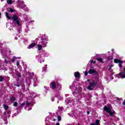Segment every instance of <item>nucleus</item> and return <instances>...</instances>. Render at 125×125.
<instances>
[{"mask_svg": "<svg viewBox=\"0 0 125 125\" xmlns=\"http://www.w3.org/2000/svg\"><path fill=\"white\" fill-rule=\"evenodd\" d=\"M14 86H17V87H20V86H21V85L19 84L18 83H14Z\"/></svg>", "mask_w": 125, "mask_h": 125, "instance_id": "nucleus-26", "label": "nucleus"}, {"mask_svg": "<svg viewBox=\"0 0 125 125\" xmlns=\"http://www.w3.org/2000/svg\"><path fill=\"white\" fill-rule=\"evenodd\" d=\"M90 125H96L95 123L94 124H91Z\"/></svg>", "mask_w": 125, "mask_h": 125, "instance_id": "nucleus-43", "label": "nucleus"}, {"mask_svg": "<svg viewBox=\"0 0 125 125\" xmlns=\"http://www.w3.org/2000/svg\"><path fill=\"white\" fill-rule=\"evenodd\" d=\"M17 77H18V78H21L22 77V75H21V73H19V72H17L16 73Z\"/></svg>", "mask_w": 125, "mask_h": 125, "instance_id": "nucleus-22", "label": "nucleus"}, {"mask_svg": "<svg viewBox=\"0 0 125 125\" xmlns=\"http://www.w3.org/2000/svg\"><path fill=\"white\" fill-rule=\"evenodd\" d=\"M51 84L52 85V88H53V89H55V88H56V84H55V82H53L51 83Z\"/></svg>", "mask_w": 125, "mask_h": 125, "instance_id": "nucleus-11", "label": "nucleus"}, {"mask_svg": "<svg viewBox=\"0 0 125 125\" xmlns=\"http://www.w3.org/2000/svg\"><path fill=\"white\" fill-rule=\"evenodd\" d=\"M28 74L29 79L33 80V77H34V75H35L34 73L28 72Z\"/></svg>", "mask_w": 125, "mask_h": 125, "instance_id": "nucleus-10", "label": "nucleus"}, {"mask_svg": "<svg viewBox=\"0 0 125 125\" xmlns=\"http://www.w3.org/2000/svg\"><path fill=\"white\" fill-rule=\"evenodd\" d=\"M21 88L22 92H25V84H22L21 85Z\"/></svg>", "mask_w": 125, "mask_h": 125, "instance_id": "nucleus-17", "label": "nucleus"}, {"mask_svg": "<svg viewBox=\"0 0 125 125\" xmlns=\"http://www.w3.org/2000/svg\"><path fill=\"white\" fill-rule=\"evenodd\" d=\"M5 124L6 125H7V118H6V121H5Z\"/></svg>", "mask_w": 125, "mask_h": 125, "instance_id": "nucleus-38", "label": "nucleus"}, {"mask_svg": "<svg viewBox=\"0 0 125 125\" xmlns=\"http://www.w3.org/2000/svg\"><path fill=\"white\" fill-rule=\"evenodd\" d=\"M1 15V13L0 12V16Z\"/></svg>", "mask_w": 125, "mask_h": 125, "instance_id": "nucleus-47", "label": "nucleus"}, {"mask_svg": "<svg viewBox=\"0 0 125 125\" xmlns=\"http://www.w3.org/2000/svg\"><path fill=\"white\" fill-rule=\"evenodd\" d=\"M36 46V43L33 42L29 45V48H33V47Z\"/></svg>", "mask_w": 125, "mask_h": 125, "instance_id": "nucleus-14", "label": "nucleus"}, {"mask_svg": "<svg viewBox=\"0 0 125 125\" xmlns=\"http://www.w3.org/2000/svg\"><path fill=\"white\" fill-rule=\"evenodd\" d=\"M122 105H124L125 106V100H124V101L123 102Z\"/></svg>", "mask_w": 125, "mask_h": 125, "instance_id": "nucleus-36", "label": "nucleus"}, {"mask_svg": "<svg viewBox=\"0 0 125 125\" xmlns=\"http://www.w3.org/2000/svg\"><path fill=\"white\" fill-rule=\"evenodd\" d=\"M84 75H85V76H87V75H88V72H85V73H84Z\"/></svg>", "mask_w": 125, "mask_h": 125, "instance_id": "nucleus-37", "label": "nucleus"}, {"mask_svg": "<svg viewBox=\"0 0 125 125\" xmlns=\"http://www.w3.org/2000/svg\"><path fill=\"white\" fill-rule=\"evenodd\" d=\"M38 46V50H42V45H37Z\"/></svg>", "mask_w": 125, "mask_h": 125, "instance_id": "nucleus-21", "label": "nucleus"}, {"mask_svg": "<svg viewBox=\"0 0 125 125\" xmlns=\"http://www.w3.org/2000/svg\"><path fill=\"white\" fill-rule=\"evenodd\" d=\"M15 100H16V98H15V97H14V96H12L10 98V101L11 102H14V101H15Z\"/></svg>", "mask_w": 125, "mask_h": 125, "instance_id": "nucleus-12", "label": "nucleus"}, {"mask_svg": "<svg viewBox=\"0 0 125 125\" xmlns=\"http://www.w3.org/2000/svg\"><path fill=\"white\" fill-rule=\"evenodd\" d=\"M92 62H93V61H91V63H92Z\"/></svg>", "mask_w": 125, "mask_h": 125, "instance_id": "nucleus-48", "label": "nucleus"}, {"mask_svg": "<svg viewBox=\"0 0 125 125\" xmlns=\"http://www.w3.org/2000/svg\"><path fill=\"white\" fill-rule=\"evenodd\" d=\"M88 74H90L91 75V74H95V75H97V74H98V72L97 71H96V70L94 69H91L90 68L88 72Z\"/></svg>", "mask_w": 125, "mask_h": 125, "instance_id": "nucleus-5", "label": "nucleus"}, {"mask_svg": "<svg viewBox=\"0 0 125 125\" xmlns=\"http://www.w3.org/2000/svg\"><path fill=\"white\" fill-rule=\"evenodd\" d=\"M100 123V120H96L95 123H94L96 125H99Z\"/></svg>", "mask_w": 125, "mask_h": 125, "instance_id": "nucleus-23", "label": "nucleus"}, {"mask_svg": "<svg viewBox=\"0 0 125 125\" xmlns=\"http://www.w3.org/2000/svg\"><path fill=\"white\" fill-rule=\"evenodd\" d=\"M114 63H119V66L120 67V68H122L123 67V64L124 63V61L120 60V59H115L114 60Z\"/></svg>", "mask_w": 125, "mask_h": 125, "instance_id": "nucleus-3", "label": "nucleus"}, {"mask_svg": "<svg viewBox=\"0 0 125 125\" xmlns=\"http://www.w3.org/2000/svg\"><path fill=\"white\" fill-rule=\"evenodd\" d=\"M3 81H4V78H3V77H2V76H0V82H3Z\"/></svg>", "mask_w": 125, "mask_h": 125, "instance_id": "nucleus-28", "label": "nucleus"}, {"mask_svg": "<svg viewBox=\"0 0 125 125\" xmlns=\"http://www.w3.org/2000/svg\"><path fill=\"white\" fill-rule=\"evenodd\" d=\"M12 19H13L14 22H16V24L19 26L20 25V21L18 20V17L15 14L13 17H12Z\"/></svg>", "mask_w": 125, "mask_h": 125, "instance_id": "nucleus-2", "label": "nucleus"}, {"mask_svg": "<svg viewBox=\"0 0 125 125\" xmlns=\"http://www.w3.org/2000/svg\"><path fill=\"white\" fill-rule=\"evenodd\" d=\"M4 62L5 63V64H11V61H7L6 59H4Z\"/></svg>", "mask_w": 125, "mask_h": 125, "instance_id": "nucleus-16", "label": "nucleus"}, {"mask_svg": "<svg viewBox=\"0 0 125 125\" xmlns=\"http://www.w3.org/2000/svg\"><path fill=\"white\" fill-rule=\"evenodd\" d=\"M108 114H109V116H110V117H114L115 116V111H113L112 112H111V111L108 113Z\"/></svg>", "mask_w": 125, "mask_h": 125, "instance_id": "nucleus-13", "label": "nucleus"}, {"mask_svg": "<svg viewBox=\"0 0 125 125\" xmlns=\"http://www.w3.org/2000/svg\"><path fill=\"white\" fill-rule=\"evenodd\" d=\"M93 64H95V63H96V61H94V62H93Z\"/></svg>", "mask_w": 125, "mask_h": 125, "instance_id": "nucleus-45", "label": "nucleus"}, {"mask_svg": "<svg viewBox=\"0 0 125 125\" xmlns=\"http://www.w3.org/2000/svg\"><path fill=\"white\" fill-rule=\"evenodd\" d=\"M58 109L59 110H60V111H62V110L64 109V108H63V107L62 106H59Z\"/></svg>", "mask_w": 125, "mask_h": 125, "instance_id": "nucleus-31", "label": "nucleus"}, {"mask_svg": "<svg viewBox=\"0 0 125 125\" xmlns=\"http://www.w3.org/2000/svg\"><path fill=\"white\" fill-rule=\"evenodd\" d=\"M3 107L4 108V110H5V111H6V110H8V109H9V106L6 104H3Z\"/></svg>", "mask_w": 125, "mask_h": 125, "instance_id": "nucleus-15", "label": "nucleus"}, {"mask_svg": "<svg viewBox=\"0 0 125 125\" xmlns=\"http://www.w3.org/2000/svg\"><path fill=\"white\" fill-rule=\"evenodd\" d=\"M34 104H35V101H32L30 102H29V101H26V105L27 107H29V105H30L32 107L34 106Z\"/></svg>", "mask_w": 125, "mask_h": 125, "instance_id": "nucleus-6", "label": "nucleus"}, {"mask_svg": "<svg viewBox=\"0 0 125 125\" xmlns=\"http://www.w3.org/2000/svg\"><path fill=\"white\" fill-rule=\"evenodd\" d=\"M97 61H99L101 63H103V59L101 58H98L97 59Z\"/></svg>", "mask_w": 125, "mask_h": 125, "instance_id": "nucleus-19", "label": "nucleus"}, {"mask_svg": "<svg viewBox=\"0 0 125 125\" xmlns=\"http://www.w3.org/2000/svg\"><path fill=\"white\" fill-rule=\"evenodd\" d=\"M7 3L8 4H12L13 3V2L12 0H7Z\"/></svg>", "mask_w": 125, "mask_h": 125, "instance_id": "nucleus-20", "label": "nucleus"}, {"mask_svg": "<svg viewBox=\"0 0 125 125\" xmlns=\"http://www.w3.org/2000/svg\"><path fill=\"white\" fill-rule=\"evenodd\" d=\"M53 121V122H55L56 121V119H54Z\"/></svg>", "mask_w": 125, "mask_h": 125, "instance_id": "nucleus-46", "label": "nucleus"}, {"mask_svg": "<svg viewBox=\"0 0 125 125\" xmlns=\"http://www.w3.org/2000/svg\"><path fill=\"white\" fill-rule=\"evenodd\" d=\"M40 42L43 47L46 46V44H47V42H46V40L44 38H42Z\"/></svg>", "mask_w": 125, "mask_h": 125, "instance_id": "nucleus-4", "label": "nucleus"}, {"mask_svg": "<svg viewBox=\"0 0 125 125\" xmlns=\"http://www.w3.org/2000/svg\"><path fill=\"white\" fill-rule=\"evenodd\" d=\"M25 105V103H22L21 105V107H23Z\"/></svg>", "mask_w": 125, "mask_h": 125, "instance_id": "nucleus-34", "label": "nucleus"}, {"mask_svg": "<svg viewBox=\"0 0 125 125\" xmlns=\"http://www.w3.org/2000/svg\"><path fill=\"white\" fill-rule=\"evenodd\" d=\"M62 118L60 116H58V122H61Z\"/></svg>", "mask_w": 125, "mask_h": 125, "instance_id": "nucleus-27", "label": "nucleus"}, {"mask_svg": "<svg viewBox=\"0 0 125 125\" xmlns=\"http://www.w3.org/2000/svg\"><path fill=\"white\" fill-rule=\"evenodd\" d=\"M16 65L17 66H19V61H17L16 62Z\"/></svg>", "mask_w": 125, "mask_h": 125, "instance_id": "nucleus-35", "label": "nucleus"}, {"mask_svg": "<svg viewBox=\"0 0 125 125\" xmlns=\"http://www.w3.org/2000/svg\"><path fill=\"white\" fill-rule=\"evenodd\" d=\"M47 68V67H46V66H44L43 68H42V71L43 72H45L46 71V69Z\"/></svg>", "mask_w": 125, "mask_h": 125, "instance_id": "nucleus-30", "label": "nucleus"}, {"mask_svg": "<svg viewBox=\"0 0 125 125\" xmlns=\"http://www.w3.org/2000/svg\"><path fill=\"white\" fill-rule=\"evenodd\" d=\"M5 16L7 17V18H8V19H9V20H10V19H11V17H10L9 16V15H8V13L7 12H6L5 13Z\"/></svg>", "mask_w": 125, "mask_h": 125, "instance_id": "nucleus-18", "label": "nucleus"}, {"mask_svg": "<svg viewBox=\"0 0 125 125\" xmlns=\"http://www.w3.org/2000/svg\"><path fill=\"white\" fill-rule=\"evenodd\" d=\"M108 60H113V56L108 57Z\"/></svg>", "mask_w": 125, "mask_h": 125, "instance_id": "nucleus-33", "label": "nucleus"}, {"mask_svg": "<svg viewBox=\"0 0 125 125\" xmlns=\"http://www.w3.org/2000/svg\"><path fill=\"white\" fill-rule=\"evenodd\" d=\"M15 59H16V57H15V56H14L12 57V58L11 59V61H12V63H14V61H15Z\"/></svg>", "mask_w": 125, "mask_h": 125, "instance_id": "nucleus-25", "label": "nucleus"}, {"mask_svg": "<svg viewBox=\"0 0 125 125\" xmlns=\"http://www.w3.org/2000/svg\"><path fill=\"white\" fill-rule=\"evenodd\" d=\"M13 106H14V107H17V106H18V103L16 102H14L13 104Z\"/></svg>", "mask_w": 125, "mask_h": 125, "instance_id": "nucleus-29", "label": "nucleus"}, {"mask_svg": "<svg viewBox=\"0 0 125 125\" xmlns=\"http://www.w3.org/2000/svg\"><path fill=\"white\" fill-rule=\"evenodd\" d=\"M104 110L105 111L106 113H110L111 111V107H108L107 106H104Z\"/></svg>", "mask_w": 125, "mask_h": 125, "instance_id": "nucleus-8", "label": "nucleus"}, {"mask_svg": "<svg viewBox=\"0 0 125 125\" xmlns=\"http://www.w3.org/2000/svg\"><path fill=\"white\" fill-rule=\"evenodd\" d=\"M96 85H97V81L96 80H93L91 82H89L87 89H88V90H93Z\"/></svg>", "mask_w": 125, "mask_h": 125, "instance_id": "nucleus-1", "label": "nucleus"}, {"mask_svg": "<svg viewBox=\"0 0 125 125\" xmlns=\"http://www.w3.org/2000/svg\"><path fill=\"white\" fill-rule=\"evenodd\" d=\"M87 82H90V79H87Z\"/></svg>", "mask_w": 125, "mask_h": 125, "instance_id": "nucleus-44", "label": "nucleus"}, {"mask_svg": "<svg viewBox=\"0 0 125 125\" xmlns=\"http://www.w3.org/2000/svg\"><path fill=\"white\" fill-rule=\"evenodd\" d=\"M119 76L122 78V79H125V67L123 71H122L119 73Z\"/></svg>", "mask_w": 125, "mask_h": 125, "instance_id": "nucleus-7", "label": "nucleus"}, {"mask_svg": "<svg viewBox=\"0 0 125 125\" xmlns=\"http://www.w3.org/2000/svg\"><path fill=\"white\" fill-rule=\"evenodd\" d=\"M74 75L75 78H77V79L81 78V74L79 72H75Z\"/></svg>", "mask_w": 125, "mask_h": 125, "instance_id": "nucleus-9", "label": "nucleus"}, {"mask_svg": "<svg viewBox=\"0 0 125 125\" xmlns=\"http://www.w3.org/2000/svg\"><path fill=\"white\" fill-rule=\"evenodd\" d=\"M10 113H11V111L10 110H7V114L8 115V118L10 117Z\"/></svg>", "mask_w": 125, "mask_h": 125, "instance_id": "nucleus-24", "label": "nucleus"}, {"mask_svg": "<svg viewBox=\"0 0 125 125\" xmlns=\"http://www.w3.org/2000/svg\"><path fill=\"white\" fill-rule=\"evenodd\" d=\"M90 112L89 111H87V115H88L89 114Z\"/></svg>", "mask_w": 125, "mask_h": 125, "instance_id": "nucleus-41", "label": "nucleus"}, {"mask_svg": "<svg viewBox=\"0 0 125 125\" xmlns=\"http://www.w3.org/2000/svg\"><path fill=\"white\" fill-rule=\"evenodd\" d=\"M10 12H11V13H12V12H14V9H13V8H10Z\"/></svg>", "mask_w": 125, "mask_h": 125, "instance_id": "nucleus-32", "label": "nucleus"}, {"mask_svg": "<svg viewBox=\"0 0 125 125\" xmlns=\"http://www.w3.org/2000/svg\"><path fill=\"white\" fill-rule=\"evenodd\" d=\"M117 100H118L119 101H120V100H121V99H120L119 98H117Z\"/></svg>", "mask_w": 125, "mask_h": 125, "instance_id": "nucleus-40", "label": "nucleus"}, {"mask_svg": "<svg viewBox=\"0 0 125 125\" xmlns=\"http://www.w3.org/2000/svg\"><path fill=\"white\" fill-rule=\"evenodd\" d=\"M4 115L5 116H6V112H4Z\"/></svg>", "mask_w": 125, "mask_h": 125, "instance_id": "nucleus-42", "label": "nucleus"}, {"mask_svg": "<svg viewBox=\"0 0 125 125\" xmlns=\"http://www.w3.org/2000/svg\"><path fill=\"white\" fill-rule=\"evenodd\" d=\"M56 125H60V123H57L56 124Z\"/></svg>", "mask_w": 125, "mask_h": 125, "instance_id": "nucleus-39", "label": "nucleus"}]
</instances>
